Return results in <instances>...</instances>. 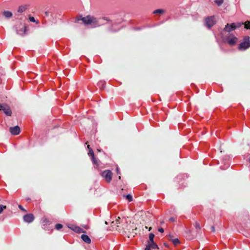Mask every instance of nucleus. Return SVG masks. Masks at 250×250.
<instances>
[{
	"label": "nucleus",
	"instance_id": "1",
	"mask_svg": "<svg viewBox=\"0 0 250 250\" xmlns=\"http://www.w3.org/2000/svg\"><path fill=\"white\" fill-rule=\"evenodd\" d=\"M123 233L126 235L128 237H134L137 234V227L131 222L125 221V224L124 227Z\"/></svg>",
	"mask_w": 250,
	"mask_h": 250
},
{
	"label": "nucleus",
	"instance_id": "2",
	"mask_svg": "<svg viewBox=\"0 0 250 250\" xmlns=\"http://www.w3.org/2000/svg\"><path fill=\"white\" fill-rule=\"evenodd\" d=\"M151 214L147 212V213H143L141 215L140 217V226H138L139 229H142L143 230H144L143 227L145 226V228L146 229H148L147 227L146 226V225H150V223L151 221ZM152 229L151 227L148 228V230L150 231Z\"/></svg>",
	"mask_w": 250,
	"mask_h": 250
},
{
	"label": "nucleus",
	"instance_id": "3",
	"mask_svg": "<svg viewBox=\"0 0 250 250\" xmlns=\"http://www.w3.org/2000/svg\"><path fill=\"white\" fill-rule=\"evenodd\" d=\"M77 20H82L84 24L98 26V22L96 18L90 15L82 18L81 19H78Z\"/></svg>",
	"mask_w": 250,
	"mask_h": 250
},
{
	"label": "nucleus",
	"instance_id": "4",
	"mask_svg": "<svg viewBox=\"0 0 250 250\" xmlns=\"http://www.w3.org/2000/svg\"><path fill=\"white\" fill-rule=\"evenodd\" d=\"M194 226L196 229V233L190 235V233H191V231L190 230H188V231L187 232L186 237L187 239L189 240L192 239L194 237H195L197 236V233L199 232L201 229L200 224L198 222H195V223L194 224Z\"/></svg>",
	"mask_w": 250,
	"mask_h": 250
},
{
	"label": "nucleus",
	"instance_id": "5",
	"mask_svg": "<svg viewBox=\"0 0 250 250\" xmlns=\"http://www.w3.org/2000/svg\"><path fill=\"white\" fill-rule=\"evenodd\" d=\"M101 175L106 182L110 183L112 180L113 173L111 171L109 170H105L102 172Z\"/></svg>",
	"mask_w": 250,
	"mask_h": 250
},
{
	"label": "nucleus",
	"instance_id": "6",
	"mask_svg": "<svg viewBox=\"0 0 250 250\" xmlns=\"http://www.w3.org/2000/svg\"><path fill=\"white\" fill-rule=\"evenodd\" d=\"M0 110H3L4 113L9 116H11L12 113L9 106L7 104H1L0 103Z\"/></svg>",
	"mask_w": 250,
	"mask_h": 250
},
{
	"label": "nucleus",
	"instance_id": "7",
	"mask_svg": "<svg viewBox=\"0 0 250 250\" xmlns=\"http://www.w3.org/2000/svg\"><path fill=\"white\" fill-rule=\"evenodd\" d=\"M250 47V42L249 40H245L239 44L238 49L240 50H245Z\"/></svg>",
	"mask_w": 250,
	"mask_h": 250
},
{
	"label": "nucleus",
	"instance_id": "8",
	"mask_svg": "<svg viewBox=\"0 0 250 250\" xmlns=\"http://www.w3.org/2000/svg\"><path fill=\"white\" fill-rule=\"evenodd\" d=\"M205 21L206 26L209 28H211L215 24L214 17L213 16L207 18Z\"/></svg>",
	"mask_w": 250,
	"mask_h": 250
},
{
	"label": "nucleus",
	"instance_id": "9",
	"mask_svg": "<svg viewBox=\"0 0 250 250\" xmlns=\"http://www.w3.org/2000/svg\"><path fill=\"white\" fill-rule=\"evenodd\" d=\"M35 219L34 216L32 213L26 214L23 216L24 221L28 223L32 222Z\"/></svg>",
	"mask_w": 250,
	"mask_h": 250
},
{
	"label": "nucleus",
	"instance_id": "10",
	"mask_svg": "<svg viewBox=\"0 0 250 250\" xmlns=\"http://www.w3.org/2000/svg\"><path fill=\"white\" fill-rule=\"evenodd\" d=\"M9 131L12 135H17L20 133L21 129L18 125H16L14 127H10Z\"/></svg>",
	"mask_w": 250,
	"mask_h": 250
},
{
	"label": "nucleus",
	"instance_id": "11",
	"mask_svg": "<svg viewBox=\"0 0 250 250\" xmlns=\"http://www.w3.org/2000/svg\"><path fill=\"white\" fill-rule=\"evenodd\" d=\"M235 29V23H232L231 24H227V25L225 26V28H224V30L226 32H229L232 30H234Z\"/></svg>",
	"mask_w": 250,
	"mask_h": 250
},
{
	"label": "nucleus",
	"instance_id": "12",
	"mask_svg": "<svg viewBox=\"0 0 250 250\" xmlns=\"http://www.w3.org/2000/svg\"><path fill=\"white\" fill-rule=\"evenodd\" d=\"M121 224H118L117 227H115V229L119 232L122 233L124 230V227L125 224V222H123V220H120Z\"/></svg>",
	"mask_w": 250,
	"mask_h": 250
},
{
	"label": "nucleus",
	"instance_id": "13",
	"mask_svg": "<svg viewBox=\"0 0 250 250\" xmlns=\"http://www.w3.org/2000/svg\"><path fill=\"white\" fill-rule=\"evenodd\" d=\"M21 28L17 31V33L20 35H22V33L25 34L27 32V27L25 25L20 24Z\"/></svg>",
	"mask_w": 250,
	"mask_h": 250
},
{
	"label": "nucleus",
	"instance_id": "14",
	"mask_svg": "<svg viewBox=\"0 0 250 250\" xmlns=\"http://www.w3.org/2000/svg\"><path fill=\"white\" fill-rule=\"evenodd\" d=\"M120 220V217H118V218L116 219L115 221H112L111 222V227L113 229H115V227H117L118 224H121Z\"/></svg>",
	"mask_w": 250,
	"mask_h": 250
},
{
	"label": "nucleus",
	"instance_id": "15",
	"mask_svg": "<svg viewBox=\"0 0 250 250\" xmlns=\"http://www.w3.org/2000/svg\"><path fill=\"white\" fill-rule=\"evenodd\" d=\"M29 5L27 4L22 5L19 6L18 9V12L22 13L25 11L26 9H28Z\"/></svg>",
	"mask_w": 250,
	"mask_h": 250
},
{
	"label": "nucleus",
	"instance_id": "16",
	"mask_svg": "<svg viewBox=\"0 0 250 250\" xmlns=\"http://www.w3.org/2000/svg\"><path fill=\"white\" fill-rule=\"evenodd\" d=\"M82 239L86 243L90 244L91 243V240L88 235L86 234H82L81 235Z\"/></svg>",
	"mask_w": 250,
	"mask_h": 250
},
{
	"label": "nucleus",
	"instance_id": "17",
	"mask_svg": "<svg viewBox=\"0 0 250 250\" xmlns=\"http://www.w3.org/2000/svg\"><path fill=\"white\" fill-rule=\"evenodd\" d=\"M237 41V38L236 37H233L232 38H229L228 39V43L230 45H234L235 44L236 42Z\"/></svg>",
	"mask_w": 250,
	"mask_h": 250
},
{
	"label": "nucleus",
	"instance_id": "18",
	"mask_svg": "<svg viewBox=\"0 0 250 250\" xmlns=\"http://www.w3.org/2000/svg\"><path fill=\"white\" fill-rule=\"evenodd\" d=\"M70 228L77 233L85 232V231H83L82 229L79 227L74 226L72 227H70Z\"/></svg>",
	"mask_w": 250,
	"mask_h": 250
},
{
	"label": "nucleus",
	"instance_id": "19",
	"mask_svg": "<svg viewBox=\"0 0 250 250\" xmlns=\"http://www.w3.org/2000/svg\"><path fill=\"white\" fill-rule=\"evenodd\" d=\"M148 246H149L150 249H159L158 245L154 242H148L147 244Z\"/></svg>",
	"mask_w": 250,
	"mask_h": 250
},
{
	"label": "nucleus",
	"instance_id": "20",
	"mask_svg": "<svg viewBox=\"0 0 250 250\" xmlns=\"http://www.w3.org/2000/svg\"><path fill=\"white\" fill-rule=\"evenodd\" d=\"M165 13V10L163 9H158L153 12L154 14L162 15Z\"/></svg>",
	"mask_w": 250,
	"mask_h": 250
},
{
	"label": "nucleus",
	"instance_id": "21",
	"mask_svg": "<svg viewBox=\"0 0 250 250\" xmlns=\"http://www.w3.org/2000/svg\"><path fill=\"white\" fill-rule=\"evenodd\" d=\"M169 240L171 241L174 245H177L180 243V241L178 238L172 239V236L170 235H169Z\"/></svg>",
	"mask_w": 250,
	"mask_h": 250
},
{
	"label": "nucleus",
	"instance_id": "22",
	"mask_svg": "<svg viewBox=\"0 0 250 250\" xmlns=\"http://www.w3.org/2000/svg\"><path fill=\"white\" fill-rule=\"evenodd\" d=\"M3 15L6 18H10L12 17V13L10 11H4L3 12Z\"/></svg>",
	"mask_w": 250,
	"mask_h": 250
},
{
	"label": "nucleus",
	"instance_id": "23",
	"mask_svg": "<svg viewBox=\"0 0 250 250\" xmlns=\"http://www.w3.org/2000/svg\"><path fill=\"white\" fill-rule=\"evenodd\" d=\"M155 235L153 233H150L149 235V241L148 242H154V237Z\"/></svg>",
	"mask_w": 250,
	"mask_h": 250
},
{
	"label": "nucleus",
	"instance_id": "24",
	"mask_svg": "<svg viewBox=\"0 0 250 250\" xmlns=\"http://www.w3.org/2000/svg\"><path fill=\"white\" fill-rule=\"evenodd\" d=\"M124 197H125L126 199L129 201L131 202L133 200L132 196L131 194H128L127 195H124Z\"/></svg>",
	"mask_w": 250,
	"mask_h": 250
},
{
	"label": "nucleus",
	"instance_id": "25",
	"mask_svg": "<svg viewBox=\"0 0 250 250\" xmlns=\"http://www.w3.org/2000/svg\"><path fill=\"white\" fill-rule=\"evenodd\" d=\"M213 1L218 6L221 5L224 2V0H213Z\"/></svg>",
	"mask_w": 250,
	"mask_h": 250
},
{
	"label": "nucleus",
	"instance_id": "26",
	"mask_svg": "<svg viewBox=\"0 0 250 250\" xmlns=\"http://www.w3.org/2000/svg\"><path fill=\"white\" fill-rule=\"evenodd\" d=\"M244 26L246 29H250V21H247L244 23Z\"/></svg>",
	"mask_w": 250,
	"mask_h": 250
},
{
	"label": "nucleus",
	"instance_id": "27",
	"mask_svg": "<svg viewBox=\"0 0 250 250\" xmlns=\"http://www.w3.org/2000/svg\"><path fill=\"white\" fill-rule=\"evenodd\" d=\"M105 82L104 81H100L98 83V85L101 88H104L105 87Z\"/></svg>",
	"mask_w": 250,
	"mask_h": 250
},
{
	"label": "nucleus",
	"instance_id": "28",
	"mask_svg": "<svg viewBox=\"0 0 250 250\" xmlns=\"http://www.w3.org/2000/svg\"><path fill=\"white\" fill-rule=\"evenodd\" d=\"M88 154L91 157V158L94 157V153L92 148L90 149Z\"/></svg>",
	"mask_w": 250,
	"mask_h": 250
},
{
	"label": "nucleus",
	"instance_id": "29",
	"mask_svg": "<svg viewBox=\"0 0 250 250\" xmlns=\"http://www.w3.org/2000/svg\"><path fill=\"white\" fill-rule=\"evenodd\" d=\"M63 226L61 224H57L55 225V228L57 230H59L62 228Z\"/></svg>",
	"mask_w": 250,
	"mask_h": 250
},
{
	"label": "nucleus",
	"instance_id": "30",
	"mask_svg": "<svg viewBox=\"0 0 250 250\" xmlns=\"http://www.w3.org/2000/svg\"><path fill=\"white\" fill-rule=\"evenodd\" d=\"M93 163L96 166H99L98 161L95 159V157L91 158Z\"/></svg>",
	"mask_w": 250,
	"mask_h": 250
},
{
	"label": "nucleus",
	"instance_id": "31",
	"mask_svg": "<svg viewBox=\"0 0 250 250\" xmlns=\"http://www.w3.org/2000/svg\"><path fill=\"white\" fill-rule=\"evenodd\" d=\"M242 24L244 25V23H243V22L242 23H241V22L235 23V29L236 28H239V27H241Z\"/></svg>",
	"mask_w": 250,
	"mask_h": 250
},
{
	"label": "nucleus",
	"instance_id": "32",
	"mask_svg": "<svg viewBox=\"0 0 250 250\" xmlns=\"http://www.w3.org/2000/svg\"><path fill=\"white\" fill-rule=\"evenodd\" d=\"M29 19L30 21L31 22H36L37 24H38L39 23V22L38 21H36V20H35V18L33 17H29Z\"/></svg>",
	"mask_w": 250,
	"mask_h": 250
},
{
	"label": "nucleus",
	"instance_id": "33",
	"mask_svg": "<svg viewBox=\"0 0 250 250\" xmlns=\"http://www.w3.org/2000/svg\"><path fill=\"white\" fill-rule=\"evenodd\" d=\"M6 206H3L2 205H0V214L2 212L4 209H6Z\"/></svg>",
	"mask_w": 250,
	"mask_h": 250
},
{
	"label": "nucleus",
	"instance_id": "34",
	"mask_svg": "<svg viewBox=\"0 0 250 250\" xmlns=\"http://www.w3.org/2000/svg\"><path fill=\"white\" fill-rule=\"evenodd\" d=\"M158 231L160 232L163 233L164 231V229L162 228H161L158 229Z\"/></svg>",
	"mask_w": 250,
	"mask_h": 250
},
{
	"label": "nucleus",
	"instance_id": "35",
	"mask_svg": "<svg viewBox=\"0 0 250 250\" xmlns=\"http://www.w3.org/2000/svg\"><path fill=\"white\" fill-rule=\"evenodd\" d=\"M144 250H151V249L150 248L149 246L146 245V247L145 248Z\"/></svg>",
	"mask_w": 250,
	"mask_h": 250
},
{
	"label": "nucleus",
	"instance_id": "36",
	"mask_svg": "<svg viewBox=\"0 0 250 250\" xmlns=\"http://www.w3.org/2000/svg\"><path fill=\"white\" fill-rule=\"evenodd\" d=\"M19 208L21 210L26 211V210L23 208L21 205H19Z\"/></svg>",
	"mask_w": 250,
	"mask_h": 250
},
{
	"label": "nucleus",
	"instance_id": "37",
	"mask_svg": "<svg viewBox=\"0 0 250 250\" xmlns=\"http://www.w3.org/2000/svg\"><path fill=\"white\" fill-rule=\"evenodd\" d=\"M211 230L212 232H214L215 231V228L214 226H211Z\"/></svg>",
	"mask_w": 250,
	"mask_h": 250
},
{
	"label": "nucleus",
	"instance_id": "38",
	"mask_svg": "<svg viewBox=\"0 0 250 250\" xmlns=\"http://www.w3.org/2000/svg\"><path fill=\"white\" fill-rule=\"evenodd\" d=\"M169 221H174V219L173 218L171 217V218H169Z\"/></svg>",
	"mask_w": 250,
	"mask_h": 250
},
{
	"label": "nucleus",
	"instance_id": "39",
	"mask_svg": "<svg viewBox=\"0 0 250 250\" xmlns=\"http://www.w3.org/2000/svg\"><path fill=\"white\" fill-rule=\"evenodd\" d=\"M83 227H84L85 229H89L88 226H86V225L84 226H83Z\"/></svg>",
	"mask_w": 250,
	"mask_h": 250
},
{
	"label": "nucleus",
	"instance_id": "40",
	"mask_svg": "<svg viewBox=\"0 0 250 250\" xmlns=\"http://www.w3.org/2000/svg\"><path fill=\"white\" fill-rule=\"evenodd\" d=\"M26 200L27 201H30L31 199L30 198H26Z\"/></svg>",
	"mask_w": 250,
	"mask_h": 250
},
{
	"label": "nucleus",
	"instance_id": "41",
	"mask_svg": "<svg viewBox=\"0 0 250 250\" xmlns=\"http://www.w3.org/2000/svg\"><path fill=\"white\" fill-rule=\"evenodd\" d=\"M87 148L89 149V150H90V148H91L90 147L89 145H88V146H87Z\"/></svg>",
	"mask_w": 250,
	"mask_h": 250
},
{
	"label": "nucleus",
	"instance_id": "42",
	"mask_svg": "<svg viewBox=\"0 0 250 250\" xmlns=\"http://www.w3.org/2000/svg\"><path fill=\"white\" fill-rule=\"evenodd\" d=\"M117 173H118V174H119V173L118 172H119L118 168H117Z\"/></svg>",
	"mask_w": 250,
	"mask_h": 250
},
{
	"label": "nucleus",
	"instance_id": "43",
	"mask_svg": "<svg viewBox=\"0 0 250 250\" xmlns=\"http://www.w3.org/2000/svg\"><path fill=\"white\" fill-rule=\"evenodd\" d=\"M45 14H46V15H48V12H45Z\"/></svg>",
	"mask_w": 250,
	"mask_h": 250
},
{
	"label": "nucleus",
	"instance_id": "44",
	"mask_svg": "<svg viewBox=\"0 0 250 250\" xmlns=\"http://www.w3.org/2000/svg\"><path fill=\"white\" fill-rule=\"evenodd\" d=\"M104 223H105V224H106V225L108 224L106 221H105Z\"/></svg>",
	"mask_w": 250,
	"mask_h": 250
},
{
	"label": "nucleus",
	"instance_id": "45",
	"mask_svg": "<svg viewBox=\"0 0 250 250\" xmlns=\"http://www.w3.org/2000/svg\"><path fill=\"white\" fill-rule=\"evenodd\" d=\"M104 20H105L106 21H108L107 19L104 18Z\"/></svg>",
	"mask_w": 250,
	"mask_h": 250
},
{
	"label": "nucleus",
	"instance_id": "46",
	"mask_svg": "<svg viewBox=\"0 0 250 250\" xmlns=\"http://www.w3.org/2000/svg\"><path fill=\"white\" fill-rule=\"evenodd\" d=\"M119 179H121V176H119Z\"/></svg>",
	"mask_w": 250,
	"mask_h": 250
},
{
	"label": "nucleus",
	"instance_id": "47",
	"mask_svg": "<svg viewBox=\"0 0 250 250\" xmlns=\"http://www.w3.org/2000/svg\"><path fill=\"white\" fill-rule=\"evenodd\" d=\"M249 161H250V160H249Z\"/></svg>",
	"mask_w": 250,
	"mask_h": 250
}]
</instances>
